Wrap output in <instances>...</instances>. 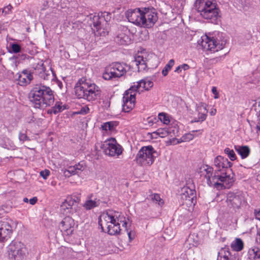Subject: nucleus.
Wrapping results in <instances>:
<instances>
[{
  "label": "nucleus",
  "mask_w": 260,
  "mask_h": 260,
  "mask_svg": "<svg viewBox=\"0 0 260 260\" xmlns=\"http://www.w3.org/2000/svg\"><path fill=\"white\" fill-rule=\"evenodd\" d=\"M98 222L102 231L106 232L105 228H106L107 233L110 235H116L120 233L121 230L120 223H122V226L126 230L127 224L123 215L114 210H108L103 213L99 219Z\"/></svg>",
  "instance_id": "f257e3e1"
},
{
  "label": "nucleus",
  "mask_w": 260,
  "mask_h": 260,
  "mask_svg": "<svg viewBox=\"0 0 260 260\" xmlns=\"http://www.w3.org/2000/svg\"><path fill=\"white\" fill-rule=\"evenodd\" d=\"M128 21L141 27H152L158 19L157 13L154 9L140 8L129 9L125 13Z\"/></svg>",
  "instance_id": "f03ea898"
},
{
  "label": "nucleus",
  "mask_w": 260,
  "mask_h": 260,
  "mask_svg": "<svg viewBox=\"0 0 260 260\" xmlns=\"http://www.w3.org/2000/svg\"><path fill=\"white\" fill-rule=\"evenodd\" d=\"M75 94L80 99L93 103L101 97L102 90L95 83L85 78L80 79L74 87Z\"/></svg>",
  "instance_id": "7ed1b4c3"
},
{
  "label": "nucleus",
  "mask_w": 260,
  "mask_h": 260,
  "mask_svg": "<svg viewBox=\"0 0 260 260\" xmlns=\"http://www.w3.org/2000/svg\"><path fill=\"white\" fill-rule=\"evenodd\" d=\"M194 7L201 17L215 23L220 17V11L214 0H196Z\"/></svg>",
  "instance_id": "20e7f679"
},
{
  "label": "nucleus",
  "mask_w": 260,
  "mask_h": 260,
  "mask_svg": "<svg viewBox=\"0 0 260 260\" xmlns=\"http://www.w3.org/2000/svg\"><path fill=\"white\" fill-rule=\"evenodd\" d=\"M112 14L108 12H103L97 15H89L88 23L94 31H96L98 35L105 36L108 34V22L110 21Z\"/></svg>",
  "instance_id": "39448f33"
},
{
  "label": "nucleus",
  "mask_w": 260,
  "mask_h": 260,
  "mask_svg": "<svg viewBox=\"0 0 260 260\" xmlns=\"http://www.w3.org/2000/svg\"><path fill=\"white\" fill-rule=\"evenodd\" d=\"M145 89L146 83L145 79H142L136 83L125 91L123 96L122 110L124 112H129L135 107L136 101L135 91H139L140 88Z\"/></svg>",
  "instance_id": "423d86ee"
},
{
  "label": "nucleus",
  "mask_w": 260,
  "mask_h": 260,
  "mask_svg": "<svg viewBox=\"0 0 260 260\" xmlns=\"http://www.w3.org/2000/svg\"><path fill=\"white\" fill-rule=\"evenodd\" d=\"M158 156L157 151L151 145L142 147L135 158L136 162L141 166H150Z\"/></svg>",
  "instance_id": "0eeeda50"
},
{
  "label": "nucleus",
  "mask_w": 260,
  "mask_h": 260,
  "mask_svg": "<svg viewBox=\"0 0 260 260\" xmlns=\"http://www.w3.org/2000/svg\"><path fill=\"white\" fill-rule=\"evenodd\" d=\"M26 253L25 246L20 241H12L7 247L8 260H23Z\"/></svg>",
  "instance_id": "6e6552de"
},
{
  "label": "nucleus",
  "mask_w": 260,
  "mask_h": 260,
  "mask_svg": "<svg viewBox=\"0 0 260 260\" xmlns=\"http://www.w3.org/2000/svg\"><path fill=\"white\" fill-rule=\"evenodd\" d=\"M129 67L126 63L115 62L112 66L106 68L103 74V77L106 80H113L123 76L126 72V68Z\"/></svg>",
  "instance_id": "1a4fd4ad"
},
{
  "label": "nucleus",
  "mask_w": 260,
  "mask_h": 260,
  "mask_svg": "<svg viewBox=\"0 0 260 260\" xmlns=\"http://www.w3.org/2000/svg\"><path fill=\"white\" fill-rule=\"evenodd\" d=\"M101 148L105 154L110 156H119L123 151L122 147L117 143L115 138H111L105 141Z\"/></svg>",
  "instance_id": "9d476101"
},
{
  "label": "nucleus",
  "mask_w": 260,
  "mask_h": 260,
  "mask_svg": "<svg viewBox=\"0 0 260 260\" xmlns=\"http://www.w3.org/2000/svg\"><path fill=\"white\" fill-rule=\"evenodd\" d=\"M226 43V40L223 38L219 40L217 38L209 37L207 36L205 41H203L202 46L205 49H207L213 52L222 49Z\"/></svg>",
  "instance_id": "9b49d317"
},
{
  "label": "nucleus",
  "mask_w": 260,
  "mask_h": 260,
  "mask_svg": "<svg viewBox=\"0 0 260 260\" xmlns=\"http://www.w3.org/2000/svg\"><path fill=\"white\" fill-rule=\"evenodd\" d=\"M180 199L182 204L187 206L194 205L196 203V191L194 188H190L188 186H184L181 189L180 194Z\"/></svg>",
  "instance_id": "f8f14e48"
},
{
  "label": "nucleus",
  "mask_w": 260,
  "mask_h": 260,
  "mask_svg": "<svg viewBox=\"0 0 260 260\" xmlns=\"http://www.w3.org/2000/svg\"><path fill=\"white\" fill-rule=\"evenodd\" d=\"M81 195L78 193H74L67 198L60 206V212L64 215L70 214L72 211V207L74 203H79Z\"/></svg>",
  "instance_id": "ddd939ff"
},
{
  "label": "nucleus",
  "mask_w": 260,
  "mask_h": 260,
  "mask_svg": "<svg viewBox=\"0 0 260 260\" xmlns=\"http://www.w3.org/2000/svg\"><path fill=\"white\" fill-rule=\"evenodd\" d=\"M226 197L228 206L234 209H239L242 203L244 202V196L241 191H237L235 192H230L227 194Z\"/></svg>",
  "instance_id": "4468645a"
},
{
  "label": "nucleus",
  "mask_w": 260,
  "mask_h": 260,
  "mask_svg": "<svg viewBox=\"0 0 260 260\" xmlns=\"http://www.w3.org/2000/svg\"><path fill=\"white\" fill-rule=\"evenodd\" d=\"M33 72L28 70H23L17 73L14 76V80L17 84L21 86H26L29 84L33 80Z\"/></svg>",
  "instance_id": "2eb2a0df"
},
{
  "label": "nucleus",
  "mask_w": 260,
  "mask_h": 260,
  "mask_svg": "<svg viewBox=\"0 0 260 260\" xmlns=\"http://www.w3.org/2000/svg\"><path fill=\"white\" fill-rule=\"evenodd\" d=\"M214 165L216 168V171L220 172L227 171L232 172L231 167L233 163L229 161L227 158L221 155L216 156L214 159Z\"/></svg>",
  "instance_id": "dca6fc26"
},
{
  "label": "nucleus",
  "mask_w": 260,
  "mask_h": 260,
  "mask_svg": "<svg viewBox=\"0 0 260 260\" xmlns=\"http://www.w3.org/2000/svg\"><path fill=\"white\" fill-rule=\"evenodd\" d=\"M30 90L28 94V98L30 102L34 105L35 108L43 109L47 107V101L44 96H40L39 94Z\"/></svg>",
  "instance_id": "f3484780"
},
{
  "label": "nucleus",
  "mask_w": 260,
  "mask_h": 260,
  "mask_svg": "<svg viewBox=\"0 0 260 260\" xmlns=\"http://www.w3.org/2000/svg\"><path fill=\"white\" fill-rule=\"evenodd\" d=\"M85 168L84 162L81 161L74 166H69L67 169L61 170L66 177H70L72 175H79Z\"/></svg>",
  "instance_id": "a211bd4d"
},
{
  "label": "nucleus",
  "mask_w": 260,
  "mask_h": 260,
  "mask_svg": "<svg viewBox=\"0 0 260 260\" xmlns=\"http://www.w3.org/2000/svg\"><path fill=\"white\" fill-rule=\"evenodd\" d=\"M12 233L11 224L8 221H0V242L8 240Z\"/></svg>",
  "instance_id": "6ab92c4d"
},
{
  "label": "nucleus",
  "mask_w": 260,
  "mask_h": 260,
  "mask_svg": "<svg viewBox=\"0 0 260 260\" xmlns=\"http://www.w3.org/2000/svg\"><path fill=\"white\" fill-rule=\"evenodd\" d=\"M217 260H239L238 254H232L228 247H224L218 252Z\"/></svg>",
  "instance_id": "aec40b11"
},
{
  "label": "nucleus",
  "mask_w": 260,
  "mask_h": 260,
  "mask_svg": "<svg viewBox=\"0 0 260 260\" xmlns=\"http://www.w3.org/2000/svg\"><path fill=\"white\" fill-rule=\"evenodd\" d=\"M34 73L44 80L48 79V75L45 73V67L42 60H38L31 64Z\"/></svg>",
  "instance_id": "412c9836"
},
{
  "label": "nucleus",
  "mask_w": 260,
  "mask_h": 260,
  "mask_svg": "<svg viewBox=\"0 0 260 260\" xmlns=\"http://www.w3.org/2000/svg\"><path fill=\"white\" fill-rule=\"evenodd\" d=\"M70 214L66 215L63 220L60 222L59 228L61 231L66 232L67 234H71L73 231L74 220L69 217Z\"/></svg>",
  "instance_id": "4be33fe9"
},
{
  "label": "nucleus",
  "mask_w": 260,
  "mask_h": 260,
  "mask_svg": "<svg viewBox=\"0 0 260 260\" xmlns=\"http://www.w3.org/2000/svg\"><path fill=\"white\" fill-rule=\"evenodd\" d=\"M220 182L225 184L226 187L230 188L232 186L235 181L234 174L233 171H227L222 172V176L220 178Z\"/></svg>",
  "instance_id": "5701e85b"
},
{
  "label": "nucleus",
  "mask_w": 260,
  "mask_h": 260,
  "mask_svg": "<svg viewBox=\"0 0 260 260\" xmlns=\"http://www.w3.org/2000/svg\"><path fill=\"white\" fill-rule=\"evenodd\" d=\"M235 149L242 159L245 158L249 155L250 150L248 146H235Z\"/></svg>",
  "instance_id": "b1692460"
},
{
  "label": "nucleus",
  "mask_w": 260,
  "mask_h": 260,
  "mask_svg": "<svg viewBox=\"0 0 260 260\" xmlns=\"http://www.w3.org/2000/svg\"><path fill=\"white\" fill-rule=\"evenodd\" d=\"M231 247L234 252L241 251L244 248V243L241 239L236 238L231 243Z\"/></svg>",
  "instance_id": "393cba45"
},
{
  "label": "nucleus",
  "mask_w": 260,
  "mask_h": 260,
  "mask_svg": "<svg viewBox=\"0 0 260 260\" xmlns=\"http://www.w3.org/2000/svg\"><path fill=\"white\" fill-rule=\"evenodd\" d=\"M135 61L136 66H138L139 72H141L146 70L147 68L146 60L142 56L138 55L135 57Z\"/></svg>",
  "instance_id": "a878e982"
},
{
  "label": "nucleus",
  "mask_w": 260,
  "mask_h": 260,
  "mask_svg": "<svg viewBox=\"0 0 260 260\" xmlns=\"http://www.w3.org/2000/svg\"><path fill=\"white\" fill-rule=\"evenodd\" d=\"M91 197H88V199L85 202L83 207L86 210H91L92 208L98 207L100 204V201L97 199L92 200Z\"/></svg>",
  "instance_id": "bb28decb"
},
{
  "label": "nucleus",
  "mask_w": 260,
  "mask_h": 260,
  "mask_svg": "<svg viewBox=\"0 0 260 260\" xmlns=\"http://www.w3.org/2000/svg\"><path fill=\"white\" fill-rule=\"evenodd\" d=\"M31 90L34 91V92H35L36 94H39L41 96H44L45 94H49V88L44 85H37L33 87Z\"/></svg>",
  "instance_id": "cd10ccee"
},
{
  "label": "nucleus",
  "mask_w": 260,
  "mask_h": 260,
  "mask_svg": "<svg viewBox=\"0 0 260 260\" xmlns=\"http://www.w3.org/2000/svg\"><path fill=\"white\" fill-rule=\"evenodd\" d=\"M203 169L205 174L203 173V172H201L203 173L202 175L204 176V178L206 179L207 184H212L211 182V178L212 177V175L213 174V168L212 167L206 165L203 167Z\"/></svg>",
  "instance_id": "c85d7f7f"
},
{
  "label": "nucleus",
  "mask_w": 260,
  "mask_h": 260,
  "mask_svg": "<svg viewBox=\"0 0 260 260\" xmlns=\"http://www.w3.org/2000/svg\"><path fill=\"white\" fill-rule=\"evenodd\" d=\"M118 125V122L115 121H108L106 122H104L101 125V128L103 131H113L115 130V128Z\"/></svg>",
  "instance_id": "c756f323"
},
{
  "label": "nucleus",
  "mask_w": 260,
  "mask_h": 260,
  "mask_svg": "<svg viewBox=\"0 0 260 260\" xmlns=\"http://www.w3.org/2000/svg\"><path fill=\"white\" fill-rule=\"evenodd\" d=\"M249 258L253 260H260V249L254 247L249 249L248 251Z\"/></svg>",
  "instance_id": "7c9ffc66"
},
{
  "label": "nucleus",
  "mask_w": 260,
  "mask_h": 260,
  "mask_svg": "<svg viewBox=\"0 0 260 260\" xmlns=\"http://www.w3.org/2000/svg\"><path fill=\"white\" fill-rule=\"evenodd\" d=\"M66 108L64 105H62V103L60 102H56L55 105L50 110V113H54L56 114L62 111Z\"/></svg>",
  "instance_id": "2f4dec72"
},
{
  "label": "nucleus",
  "mask_w": 260,
  "mask_h": 260,
  "mask_svg": "<svg viewBox=\"0 0 260 260\" xmlns=\"http://www.w3.org/2000/svg\"><path fill=\"white\" fill-rule=\"evenodd\" d=\"M171 133L170 129L167 128H158L153 133V135H157L161 138H165Z\"/></svg>",
  "instance_id": "473e14b6"
},
{
  "label": "nucleus",
  "mask_w": 260,
  "mask_h": 260,
  "mask_svg": "<svg viewBox=\"0 0 260 260\" xmlns=\"http://www.w3.org/2000/svg\"><path fill=\"white\" fill-rule=\"evenodd\" d=\"M116 41L121 45H127L130 40L128 37L124 34H119L116 37Z\"/></svg>",
  "instance_id": "72a5a7b5"
},
{
  "label": "nucleus",
  "mask_w": 260,
  "mask_h": 260,
  "mask_svg": "<svg viewBox=\"0 0 260 260\" xmlns=\"http://www.w3.org/2000/svg\"><path fill=\"white\" fill-rule=\"evenodd\" d=\"M220 172L215 170L214 174L212 175V177L211 178V182L212 184H207V185L210 186H213V183H216V182L220 181V177L222 176V172L219 174Z\"/></svg>",
  "instance_id": "f704fd0d"
},
{
  "label": "nucleus",
  "mask_w": 260,
  "mask_h": 260,
  "mask_svg": "<svg viewBox=\"0 0 260 260\" xmlns=\"http://www.w3.org/2000/svg\"><path fill=\"white\" fill-rule=\"evenodd\" d=\"M174 60L172 59L169 60L167 64L165 66L164 68L162 70V74L164 76H166L168 72L171 70V68L174 64Z\"/></svg>",
  "instance_id": "c9c22d12"
},
{
  "label": "nucleus",
  "mask_w": 260,
  "mask_h": 260,
  "mask_svg": "<svg viewBox=\"0 0 260 260\" xmlns=\"http://www.w3.org/2000/svg\"><path fill=\"white\" fill-rule=\"evenodd\" d=\"M158 119H159L161 122L165 124H168L170 120L169 118L168 115L165 113H159L158 115Z\"/></svg>",
  "instance_id": "e433bc0d"
},
{
  "label": "nucleus",
  "mask_w": 260,
  "mask_h": 260,
  "mask_svg": "<svg viewBox=\"0 0 260 260\" xmlns=\"http://www.w3.org/2000/svg\"><path fill=\"white\" fill-rule=\"evenodd\" d=\"M224 153L227 154L229 158L232 161H234L236 159V155L233 150L230 149L229 148H226L224 150Z\"/></svg>",
  "instance_id": "4c0bfd02"
},
{
  "label": "nucleus",
  "mask_w": 260,
  "mask_h": 260,
  "mask_svg": "<svg viewBox=\"0 0 260 260\" xmlns=\"http://www.w3.org/2000/svg\"><path fill=\"white\" fill-rule=\"evenodd\" d=\"M3 147L7 149H14L15 146L13 142L8 139L3 144Z\"/></svg>",
  "instance_id": "58836bf2"
},
{
  "label": "nucleus",
  "mask_w": 260,
  "mask_h": 260,
  "mask_svg": "<svg viewBox=\"0 0 260 260\" xmlns=\"http://www.w3.org/2000/svg\"><path fill=\"white\" fill-rule=\"evenodd\" d=\"M50 70H51L52 75H53V78L52 79V82H55L57 84V85L58 86L59 88L61 89V88L62 87V82L57 78L54 71L51 68H50Z\"/></svg>",
  "instance_id": "ea45409f"
},
{
  "label": "nucleus",
  "mask_w": 260,
  "mask_h": 260,
  "mask_svg": "<svg viewBox=\"0 0 260 260\" xmlns=\"http://www.w3.org/2000/svg\"><path fill=\"white\" fill-rule=\"evenodd\" d=\"M193 138L194 135L191 133L186 134L181 137L182 141H189L192 140Z\"/></svg>",
  "instance_id": "a19ab883"
},
{
  "label": "nucleus",
  "mask_w": 260,
  "mask_h": 260,
  "mask_svg": "<svg viewBox=\"0 0 260 260\" xmlns=\"http://www.w3.org/2000/svg\"><path fill=\"white\" fill-rule=\"evenodd\" d=\"M77 14H85V15L86 14V9L85 7H84L83 6H78L77 8Z\"/></svg>",
  "instance_id": "79ce46f5"
},
{
  "label": "nucleus",
  "mask_w": 260,
  "mask_h": 260,
  "mask_svg": "<svg viewBox=\"0 0 260 260\" xmlns=\"http://www.w3.org/2000/svg\"><path fill=\"white\" fill-rule=\"evenodd\" d=\"M11 49L13 52L16 53L20 51L21 47L17 44H13L11 46Z\"/></svg>",
  "instance_id": "37998d69"
},
{
  "label": "nucleus",
  "mask_w": 260,
  "mask_h": 260,
  "mask_svg": "<svg viewBox=\"0 0 260 260\" xmlns=\"http://www.w3.org/2000/svg\"><path fill=\"white\" fill-rule=\"evenodd\" d=\"M213 186H214V187L216 188L217 189H222L223 188H224L226 187V186H224L223 184V182H219V181L218 182H216V183H213Z\"/></svg>",
  "instance_id": "c03bdc74"
},
{
  "label": "nucleus",
  "mask_w": 260,
  "mask_h": 260,
  "mask_svg": "<svg viewBox=\"0 0 260 260\" xmlns=\"http://www.w3.org/2000/svg\"><path fill=\"white\" fill-rule=\"evenodd\" d=\"M145 82L146 83L145 90H148L150 88H151L153 86V83L151 81L148 79H145Z\"/></svg>",
  "instance_id": "a18cd8bd"
},
{
  "label": "nucleus",
  "mask_w": 260,
  "mask_h": 260,
  "mask_svg": "<svg viewBox=\"0 0 260 260\" xmlns=\"http://www.w3.org/2000/svg\"><path fill=\"white\" fill-rule=\"evenodd\" d=\"M152 200L154 201H155L156 203L158 204H159V202H160L162 201L159 195L157 193H155L152 195Z\"/></svg>",
  "instance_id": "49530a36"
},
{
  "label": "nucleus",
  "mask_w": 260,
  "mask_h": 260,
  "mask_svg": "<svg viewBox=\"0 0 260 260\" xmlns=\"http://www.w3.org/2000/svg\"><path fill=\"white\" fill-rule=\"evenodd\" d=\"M89 112V109L87 106L82 107L80 110L79 113L81 114H86Z\"/></svg>",
  "instance_id": "de8ad7c7"
},
{
  "label": "nucleus",
  "mask_w": 260,
  "mask_h": 260,
  "mask_svg": "<svg viewBox=\"0 0 260 260\" xmlns=\"http://www.w3.org/2000/svg\"><path fill=\"white\" fill-rule=\"evenodd\" d=\"M52 6L51 7L53 8H58L59 6V4L61 2V0H51Z\"/></svg>",
  "instance_id": "09e8293b"
},
{
  "label": "nucleus",
  "mask_w": 260,
  "mask_h": 260,
  "mask_svg": "<svg viewBox=\"0 0 260 260\" xmlns=\"http://www.w3.org/2000/svg\"><path fill=\"white\" fill-rule=\"evenodd\" d=\"M12 8L13 7L11 5L9 4L4 8L3 13H5L6 14H8L11 12Z\"/></svg>",
  "instance_id": "8fccbe9b"
},
{
  "label": "nucleus",
  "mask_w": 260,
  "mask_h": 260,
  "mask_svg": "<svg viewBox=\"0 0 260 260\" xmlns=\"http://www.w3.org/2000/svg\"><path fill=\"white\" fill-rule=\"evenodd\" d=\"M125 231L127 232L129 241H132L135 238V234L132 231H128L127 228L126 230L125 229Z\"/></svg>",
  "instance_id": "3c124183"
},
{
  "label": "nucleus",
  "mask_w": 260,
  "mask_h": 260,
  "mask_svg": "<svg viewBox=\"0 0 260 260\" xmlns=\"http://www.w3.org/2000/svg\"><path fill=\"white\" fill-rule=\"evenodd\" d=\"M157 121L155 117H149L147 118V122L150 125H152L153 123Z\"/></svg>",
  "instance_id": "603ef678"
},
{
  "label": "nucleus",
  "mask_w": 260,
  "mask_h": 260,
  "mask_svg": "<svg viewBox=\"0 0 260 260\" xmlns=\"http://www.w3.org/2000/svg\"><path fill=\"white\" fill-rule=\"evenodd\" d=\"M212 92L213 94L214 95V99H216L219 98V93L217 90V88L216 87H212Z\"/></svg>",
  "instance_id": "864d4df0"
},
{
  "label": "nucleus",
  "mask_w": 260,
  "mask_h": 260,
  "mask_svg": "<svg viewBox=\"0 0 260 260\" xmlns=\"http://www.w3.org/2000/svg\"><path fill=\"white\" fill-rule=\"evenodd\" d=\"M40 175L45 179H47L48 176H49V170H45V171H41L40 173Z\"/></svg>",
  "instance_id": "5fc2aeb1"
},
{
  "label": "nucleus",
  "mask_w": 260,
  "mask_h": 260,
  "mask_svg": "<svg viewBox=\"0 0 260 260\" xmlns=\"http://www.w3.org/2000/svg\"><path fill=\"white\" fill-rule=\"evenodd\" d=\"M19 138L20 140L22 141L29 140L28 137L25 134H20Z\"/></svg>",
  "instance_id": "6e6d98bb"
},
{
  "label": "nucleus",
  "mask_w": 260,
  "mask_h": 260,
  "mask_svg": "<svg viewBox=\"0 0 260 260\" xmlns=\"http://www.w3.org/2000/svg\"><path fill=\"white\" fill-rule=\"evenodd\" d=\"M254 214L255 218L260 221V209H255Z\"/></svg>",
  "instance_id": "4d7b16f0"
},
{
  "label": "nucleus",
  "mask_w": 260,
  "mask_h": 260,
  "mask_svg": "<svg viewBox=\"0 0 260 260\" xmlns=\"http://www.w3.org/2000/svg\"><path fill=\"white\" fill-rule=\"evenodd\" d=\"M207 114L199 113V118L200 119L201 122H203L204 120H205V119L207 118Z\"/></svg>",
  "instance_id": "13d9d810"
},
{
  "label": "nucleus",
  "mask_w": 260,
  "mask_h": 260,
  "mask_svg": "<svg viewBox=\"0 0 260 260\" xmlns=\"http://www.w3.org/2000/svg\"><path fill=\"white\" fill-rule=\"evenodd\" d=\"M37 200H38L37 198L35 197L32 198V199H30L29 200V202L30 204L34 205L37 203Z\"/></svg>",
  "instance_id": "bf43d9fd"
},
{
  "label": "nucleus",
  "mask_w": 260,
  "mask_h": 260,
  "mask_svg": "<svg viewBox=\"0 0 260 260\" xmlns=\"http://www.w3.org/2000/svg\"><path fill=\"white\" fill-rule=\"evenodd\" d=\"M181 66V70H183L184 71H186L190 68L189 65L186 63L182 64Z\"/></svg>",
  "instance_id": "052dcab7"
},
{
  "label": "nucleus",
  "mask_w": 260,
  "mask_h": 260,
  "mask_svg": "<svg viewBox=\"0 0 260 260\" xmlns=\"http://www.w3.org/2000/svg\"><path fill=\"white\" fill-rule=\"evenodd\" d=\"M49 96H50V103L51 102V101L52 100L53 101H54V95L52 93V91L51 90V89L50 88V94H49Z\"/></svg>",
  "instance_id": "680f3d73"
},
{
  "label": "nucleus",
  "mask_w": 260,
  "mask_h": 260,
  "mask_svg": "<svg viewBox=\"0 0 260 260\" xmlns=\"http://www.w3.org/2000/svg\"><path fill=\"white\" fill-rule=\"evenodd\" d=\"M204 103H200V104H199V106H197V109H198V110H199V108H201V107H204V110H207L206 106H204Z\"/></svg>",
  "instance_id": "e2e57ef3"
},
{
  "label": "nucleus",
  "mask_w": 260,
  "mask_h": 260,
  "mask_svg": "<svg viewBox=\"0 0 260 260\" xmlns=\"http://www.w3.org/2000/svg\"><path fill=\"white\" fill-rule=\"evenodd\" d=\"M216 109H213L212 108L210 112V114L211 115V116H214L216 114Z\"/></svg>",
  "instance_id": "0e129e2a"
},
{
  "label": "nucleus",
  "mask_w": 260,
  "mask_h": 260,
  "mask_svg": "<svg viewBox=\"0 0 260 260\" xmlns=\"http://www.w3.org/2000/svg\"><path fill=\"white\" fill-rule=\"evenodd\" d=\"M181 71H182V70H181V66H179L176 68L174 72L176 73H180L181 72Z\"/></svg>",
  "instance_id": "69168bd1"
},
{
  "label": "nucleus",
  "mask_w": 260,
  "mask_h": 260,
  "mask_svg": "<svg viewBox=\"0 0 260 260\" xmlns=\"http://www.w3.org/2000/svg\"><path fill=\"white\" fill-rule=\"evenodd\" d=\"M257 132L260 133V118L259 119L258 122L256 125Z\"/></svg>",
  "instance_id": "338daca9"
},
{
  "label": "nucleus",
  "mask_w": 260,
  "mask_h": 260,
  "mask_svg": "<svg viewBox=\"0 0 260 260\" xmlns=\"http://www.w3.org/2000/svg\"><path fill=\"white\" fill-rule=\"evenodd\" d=\"M191 122H201V120H200V119L198 118V119H197V118H195V119H194V120H192Z\"/></svg>",
  "instance_id": "774afa93"
}]
</instances>
